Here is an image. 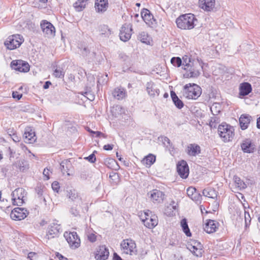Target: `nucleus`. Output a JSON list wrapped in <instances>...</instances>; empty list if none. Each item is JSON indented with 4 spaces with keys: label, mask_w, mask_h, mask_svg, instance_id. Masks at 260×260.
Returning a JSON list of instances; mask_svg holds the SVG:
<instances>
[{
    "label": "nucleus",
    "mask_w": 260,
    "mask_h": 260,
    "mask_svg": "<svg viewBox=\"0 0 260 260\" xmlns=\"http://www.w3.org/2000/svg\"><path fill=\"white\" fill-rule=\"evenodd\" d=\"M182 68L184 71L183 74L184 78H196L200 74L202 62L199 59H193L190 56L184 55Z\"/></svg>",
    "instance_id": "nucleus-1"
},
{
    "label": "nucleus",
    "mask_w": 260,
    "mask_h": 260,
    "mask_svg": "<svg viewBox=\"0 0 260 260\" xmlns=\"http://www.w3.org/2000/svg\"><path fill=\"white\" fill-rule=\"evenodd\" d=\"M217 132L221 140L225 143L232 141L235 135L234 126L224 122L218 125Z\"/></svg>",
    "instance_id": "nucleus-2"
},
{
    "label": "nucleus",
    "mask_w": 260,
    "mask_h": 260,
    "mask_svg": "<svg viewBox=\"0 0 260 260\" xmlns=\"http://www.w3.org/2000/svg\"><path fill=\"white\" fill-rule=\"evenodd\" d=\"M197 19L193 14L188 13L180 15L176 20L178 28L181 29H191L195 26Z\"/></svg>",
    "instance_id": "nucleus-3"
},
{
    "label": "nucleus",
    "mask_w": 260,
    "mask_h": 260,
    "mask_svg": "<svg viewBox=\"0 0 260 260\" xmlns=\"http://www.w3.org/2000/svg\"><path fill=\"white\" fill-rule=\"evenodd\" d=\"M139 217L143 224L148 229H152L158 224L157 216L149 210L141 212Z\"/></svg>",
    "instance_id": "nucleus-4"
},
{
    "label": "nucleus",
    "mask_w": 260,
    "mask_h": 260,
    "mask_svg": "<svg viewBox=\"0 0 260 260\" xmlns=\"http://www.w3.org/2000/svg\"><path fill=\"white\" fill-rule=\"evenodd\" d=\"M120 248L122 254L132 256L137 254L136 243L130 238L123 240L120 243Z\"/></svg>",
    "instance_id": "nucleus-5"
},
{
    "label": "nucleus",
    "mask_w": 260,
    "mask_h": 260,
    "mask_svg": "<svg viewBox=\"0 0 260 260\" xmlns=\"http://www.w3.org/2000/svg\"><path fill=\"white\" fill-rule=\"evenodd\" d=\"M201 93V88L196 84L188 83L183 87V95L188 99L196 100Z\"/></svg>",
    "instance_id": "nucleus-6"
},
{
    "label": "nucleus",
    "mask_w": 260,
    "mask_h": 260,
    "mask_svg": "<svg viewBox=\"0 0 260 260\" xmlns=\"http://www.w3.org/2000/svg\"><path fill=\"white\" fill-rule=\"evenodd\" d=\"M24 41V39L22 35L14 34L7 38L4 42V45L8 50H15L19 48Z\"/></svg>",
    "instance_id": "nucleus-7"
},
{
    "label": "nucleus",
    "mask_w": 260,
    "mask_h": 260,
    "mask_svg": "<svg viewBox=\"0 0 260 260\" xmlns=\"http://www.w3.org/2000/svg\"><path fill=\"white\" fill-rule=\"evenodd\" d=\"M64 237L72 249L78 248L81 244V240L76 232H66Z\"/></svg>",
    "instance_id": "nucleus-8"
},
{
    "label": "nucleus",
    "mask_w": 260,
    "mask_h": 260,
    "mask_svg": "<svg viewBox=\"0 0 260 260\" xmlns=\"http://www.w3.org/2000/svg\"><path fill=\"white\" fill-rule=\"evenodd\" d=\"M27 192L23 188H18L12 192V201L14 205L21 206L24 202Z\"/></svg>",
    "instance_id": "nucleus-9"
},
{
    "label": "nucleus",
    "mask_w": 260,
    "mask_h": 260,
    "mask_svg": "<svg viewBox=\"0 0 260 260\" xmlns=\"http://www.w3.org/2000/svg\"><path fill=\"white\" fill-rule=\"evenodd\" d=\"M187 249L197 257H201L204 252L203 245L196 240H191L187 244Z\"/></svg>",
    "instance_id": "nucleus-10"
},
{
    "label": "nucleus",
    "mask_w": 260,
    "mask_h": 260,
    "mask_svg": "<svg viewBox=\"0 0 260 260\" xmlns=\"http://www.w3.org/2000/svg\"><path fill=\"white\" fill-rule=\"evenodd\" d=\"M61 226L58 221H54L51 223L48 228L46 236L48 239H51L57 237L61 232Z\"/></svg>",
    "instance_id": "nucleus-11"
},
{
    "label": "nucleus",
    "mask_w": 260,
    "mask_h": 260,
    "mask_svg": "<svg viewBox=\"0 0 260 260\" xmlns=\"http://www.w3.org/2000/svg\"><path fill=\"white\" fill-rule=\"evenodd\" d=\"M28 211L24 208L17 207L11 211L10 217L14 220H21L25 218L28 215Z\"/></svg>",
    "instance_id": "nucleus-12"
},
{
    "label": "nucleus",
    "mask_w": 260,
    "mask_h": 260,
    "mask_svg": "<svg viewBox=\"0 0 260 260\" xmlns=\"http://www.w3.org/2000/svg\"><path fill=\"white\" fill-rule=\"evenodd\" d=\"M11 66L12 69L20 72L26 73L30 69V66L27 62L19 59L13 60Z\"/></svg>",
    "instance_id": "nucleus-13"
},
{
    "label": "nucleus",
    "mask_w": 260,
    "mask_h": 260,
    "mask_svg": "<svg viewBox=\"0 0 260 260\" xmlns=\"http://www.w3.org/2000/svg\"><path fill=\"white\" fill-rule=\"evenodd\" d=\"M219 226V222L212 219H206L203 224L204 231L208 234H212L216 232Z\"/></svg>",
    "instance_id": "nucleus-14"
},
{
    "label": "nucleus",
    "mask_w": 260,
    "mask_h": 260,
    "mask_svg": "<svg viewBox=\"0 0 260 260\" xmlns=\"http://www.w3.org/2000/svg\"><path fill=\"white\" fill-rule=\"evenodd\" d=\"M41 27L44 34L47 37H53L55 34V28L50 22L43 20L41 21Z\"/></svg>",
    "instance_id": "nucleus-15"
},
{
    "label": "nucleus",
    "mask_w": 260,
    "mask_h": 260,
    "mask_svg": "<svg viewBox=\"0 0 260 260\" xmlns=\"http://www.w3.org/2000/svg\"><path fill=\"white\" fill-rule=\"evenodd\" d=\"M142 18L146 24L153 27L156 24V20L154 19L153 16L150 11L146 9H143L141 12Z\"/></svg>",
    "instance_id": "nucleus-16"
},
{
    "label": "nucleus",
    "mask_w": 260,
    "mask_h": 260,
    "mask_svg": "<svg viewBox=\"0 0 260 260\" xmlns=\"http://www.w3.org/2000/svg\"><path fill=\"white\" fill-rule=\"evenodd\" d=\"M150 200L154 203H159L162 202L165 198L164 193L158 189H154L148 193Z\"/></svg>",
    "instance_id": "nucleus-17"
},
{
    "label": "nucleus",
    "mask_w": 260,
    "mask_h": 260,
    "mask_svg": "<svg viewBox=\"0 0 260 260\" xmlns=\"http://www.w3.org/2000/svg\"><path fill=\"white\" fill-rule=\"evenodd\" d=\"M132 32V25L124 24L121 28L119 37L120 40L126 42L130 39Z\"/></svg>",
    "instance_id": "nucleus-18"
},
{
    "label": "nucleus",
    "mask_w": 260,
    "mask_h": 260,
    "mask_svg": "<svg viewBox=\"0 0 260 260\" xmlns=\"http://www.w3.org/2000/svg\"><path fill=\"white\" fill-rule=\"evenodd\" d=\"M109 256V251L105 245L99 246L94 253V257L96 260H106Z\"/></svg>",
    "instance_id": "nucleus-19"
},
{
    "label": "nucleus",
    "mask_w": 260,
    "mask_h": 260,
    "mask_svg": "<svg viewBox=\"0 0 260 260\" xmlns=\"http://www.w3.org/2000/svg\"><path fill=\"white\" fill-rule=\"evenodd\" d=\"M177 172L183 179H186L189 175V168L187 162L182 160L179 161L177 166Z\"/></svg>",
    "instance_id": "nucleus-20"
},
{
    "label": "nucleus",
    "mask_w": 260,
    "mask_h": 260,
    "mask_svg": "<svg viewBox=\"0 0 260 260\" xmlns=\"http://www.w3.org/2000/svg\"><path fill=\"white\" fill-rule=\"evenodd\" d=\"M215 0H199V7L204 11L211 12L215 8Z\"/></svg>",
    "instance_id": "nucleus-21"
},
{
    "label": "nucleus",
    "mask_w": 260,
    "mask_h": 260,
    "mask_svg": "<svg viewBox=\"0 0 260 260\" xmlns=\"http://www.w3.org/2000/svg\"><path fill=\"white\" fill-rule=\"evenodd\" d=\"M23 137L26 143H33L37 140V137L32 127L27 126L25 128Z\"/></svg>",
    "instance_id": "nucleus-22"
},
{
    "label": "nucleus",
    "mask_w": 260,
    "mask_h": 260,
    "mask_svg": "<svg viewBox=\"0 0 260 260\" xmlns=\"http://www.w3.org/2000/svg\"><path fill=\"white\" fill-rule=\"evenodd\" d=\"M241 147L243 151L245 153H252L255 150V144L249 139H246L243 141L241 144Z\"/></svg>",
    "instance_id": "nucleus-23"
},
{
    "label": "nucleus",
    "mask_w": 260,
    "mask_h": 260,
    "mask_svg": "<svg viewBox=\"0 0 260 260\" xmlns=\"http://www.w3.org/2000/svg\"><path fill=\"white\" fill-rule=\"evenodd\" d=\"M252 91V86L248 82L241 83L239 87V95L240 98L248 95Z\"/></svg>",
    "instance_id": "nucleus-24"
},
{
    "label": "nucleus",
    "mask_w": 260,
    "mask_h": 260,
    "mask_svg": "<svg viewBox=\"0 0 260 260\" xmlns=\"http://www.w3.org/2000/svg\"><path fill=\"white\" fill-rule=\"evenodd\" d=\"M186 152L189 156H196L201 153V147L196 143L189 144L186 147Z\"/></svg>",
    "instance_id": "nucleus-25"
},
{
    "label": "nucleus",
    "mask_w": 260,
    "mask_h": 260,
    "mask_svg": "<svg viewBox=\"0 0 260 260\" xmlns=\"http://www.w3.org/2000/svg\"><path fill=\"white\" fill-rule=\"evenodd\" d=\"M113 96L117 100H122L127 95L126 89L122 87H117L114 89L112 92Z\"/></svg>",
    "instance_id": "nucleus-26"
},
{
    "label": "nucleus",
    "mask_w": 260,
    "mask_h": 260,
    "mask_svg": "<svg viewBox=\"0 0 260 260\" xmlns=\"http://www.w3.org/2000/svg\"><path fill=\"white\" fill-rule=\"evenodd\" d=\"M251 120V117L248 114H244L239 118V123L242 129L244 130L248 128Z\"/></svg>",
    "instance_id": "nucleus-27"
},
{
    "label": "nucleus",
    "mask_w": 260,
    "mask_h": 260,
    "mask_svg": "<svg viewBox=\"0 0 260 260\" xmlns=\"http://www.w3.org/2000/svg\"><path fill=\"white\" fill-rule=\"evenodd\" d=\"M95 9L98 12H104L108 7V0H95Z\"/></svg>",
    "instance_id": "nucleus-28"
},
{
    "label": "nucleus",
    "mask_w": 260,
    "mask_h": 260,
    "mask_svg": "<svg viewBox=\"0 0 260 260\" xmlns=\"http://www.w3.org/2000/svg\"><path fill=\"white\" fill-rule=\"evenodd\" d=\"M156 160V156L153 154L149 153L141 161L142 163L146 167H150Z\"/></svg>",
    "instance_id": "nucleus-29"
},
{
    "label": "nucleus",
    "mask_w": 260,
    "mask_h": 260,
    "mask_svg": "<svg viewBox=\"0 0 260 260\" xmlns=\"http://www.w3.org/2000/svg\"><path fill=\"white\" fill-rule=\"evenodd\" d=\"M147 91L150 96L158 95L159 90L157 89L155 84L152 82L148 83L147 84Z\"/></svg>",
    "instance_id": "nucleus-30"
},
{
    "label": "nucleus",
    "mask_w": 260,
    "mask_h": 260,
    "mask_svg": "<svg viewBox=\"0 0 260 260\" xmlns=\"http://www.w3.org/2000/svg\"><path fill=\"white\" fill-rule=\"evenodd\" d=\"M187 196L192 200L197 201L200 198V194L197 191L196 189L193 187H189L187 189Z\"/></svg>",
    "instance_id": "nucleus-31"
},
{
    "label": "nucleus",
    "mask_w": 260,
    "mask_h": 260,
    "mask_svg": "<svg viewBox=\"0 0 260 260\" xmlns=\"http://www.w3.org/2000/svg\"><path fill=\"white\" fill-rule=\"evenodd\" d=\"M89 0H78L73 5L75 10L77 12L83 11L86 6L87 2Z\"/></svg>",
    "instance_id": "nucleus-32"
},
{
    "label": "nucleus",
    "mask_w": 260,
    "mask_h": 260,
    "mask_svg": "<svg viewBox=\"0 0 260 260\" xmlns=\"http://www.w3.org/2000/svg\"><path fill=\"white\" fill-rule=\"evenodd\" d=\"M139 38L140 41L147 45H152V40L151 38L145 32H141L139 36Z\"/></svg>",
    "instance_id": "nucleus-33"
},
{
    "label": "nucleus",
    "mask_w": 260,
    "mask_h": 260,
    "mask_svg": "<svg viewBox=\"0 0 260 260\" xmlns=\"http://www.w3.org/2000/svg\"><path fill=\"white\" fill-rule=\"evenodd\" d=\"M203 193L205 196L212 199H214L217 196V192L214 188L211 187L204 189Z\"/></svg>",
    "instance_id": "nucleus-34"
},
{
    "label": "nucleus",
    "mask_w": 260,
    "mask_h": 260,
    "mask_svg": "<svg viewBox=\"0 0 260 260\" xmlns=\"http://www.w3.org/2000/svg\"><path fill=\"white\" fill-rule=\"evenodd\" d=\"M234 181L236 187L239 189L241 190L246 188L247 185L243 180L239 177L235 176L234 177Z\"/></svg>",
    "instance_id": "nucleus-35"
},
{
    "label": "nucleus",
    "mask_w": 260,
    "mask_h": 260,
    "mask_svg": "<svg viewBox=\"0 0 260 260\" xmlns=\"http://www.w3.org/2000/svg\"><path fill=\"white\" fill-rule=\"evenodd\" d=\"M171 96L175 106L179 109H181L184 106L183 102L180 100L174 91L171 92Z\"/></svg>",
    "instance_id": "nucleus-36"
},
{
    "label": "nucleus",
    "mask_w": 260,
    "mask_h": 260,
    "mask_svg": "<svg viewBox=\"0 0 260 260\" xmlns=\"http://www.w3.org/2000/svg\"><path fill=\"white\" fill-rule=\"evenodd\" d=\"M181 225L185 235L188 237H190L191 236V233L190 232L186 219L184 218L181 220Z\"/></svg>",
    "instance_id": "nucleus-37"
},
{
    "label": "nucleus",
    "mask_w": 260,
    "mask_h": 260,
    "mask_svg": "<svg viewBox=\"0 0 260 260\" xmlns=\"http://www.w3.org/2000/svg\"><path fill=\"white\" fill-rule=\"evenodd\" d=\"M171 62L174 66L180 67L182 66L183 58L181 59L179 57H173L171 59Z\"/></svg>",
    "instance_id": "nucleus-38"
},
{
    "label": "nucleus",
    "mask_w": 260,
    "mask_h": 260,
    "mask_svg": "<svg viewBox=\"0 0 260 260\" xmlns=\"http://www.w3.org/2000/svg\"><path fill=\"white\" fill-rule=\"evenodd\" d=\"M53 75L58 78H61L64 77V73L61 69H56L53 73Z\"/></svg>",
    "instance_id": "nucleus-39"
},
{
    "label": "nucleus",
    "mask_w": 260,
    "mask_h": 260,
    "mask_svg": "<svg viewBox=\"0 0 260 260\" xmlns=\"http://www.w3.org/2000/svg\"><path fill=\"white\" fill-rule=\"evenodd\" d=\"M111 181L114 184H117L119 181L118 175L117 173H113L110 175Z\"/></svg>",
    "instance_id": "nucleus-40"
},
{
    "label": "nucleus",
    "mask_w": 260,
    "mask_h": 260,
    "mask_svg": "<svg viewBox=\"0 0 260 260\" xmlns=\"http://www.w3.org/2000/svg\"><path fill=\"white\" fill-rule=\"evenodd\" d=\"M101 34L102 35H105L106 36H109L111 34V30L108 28V27L106 25H104L101 27L100 30Z\"/></svg>",
    "instance_id": "nucleus-41"
},
{
    "label": "nucleus",
    "mask_w": 260,
    "mask_h": 260,
    "mask_svg": "<svg viewBox=\"0 0 260 260\" xmlns=\"http://www.w3.org/2000/svg\"><path fill=\"white\" fill-rule=\"evenodd\" d=\"M67 196L69 198L71 199L73 201L75 200L78 196L77 193L75 192V190H70L68 191Z\"/></svg>",
    "instance_id": "nucleus-42"
},
{
    "label": "nucleus",
    "mask_w": 260,
    "mask_h": 260,
    "mask_svg": "<svg viewBox=\"0 0 260 260\" xmlns=\"http://www.w3.org/2000/svg\"><path fill=\"white\" fill-rule=\"evenodd\" d=\"M106 162L107 163L108 167L111 169H112L113 167H114L115 165H117L116 161L114 159L112 158L108 159Z\"/></svg>",
    "instance_id": "nucleus-43"
},
{
    "label": "nucleus",
    "mask_w": 260,
    "mask_h": 260,
    "mask_svg": "<svg viewBox=\"0 0 260 260\" xmlns=\"http://www.w3.org/2000/svg\"><path fill=\"white\" fill-rule=\"evenodd\" d=\"M87 238L90 242L93 243L96 241L97 237L94 233H89L87 235Z\"/></svg>",
    "instance_id": "nucleus-44"
},
{
    "label": "nucleus",
    "mask_w": 260,
    "mask_h": 260,
    "mask_svg": "<svg viewBox=\"0 0 260 260\" xmlns=\"http://www.w3.org/2000/svg\"><path fill=\"white\" fill-rule=\"evenodd\" d=\"M22 96V93H20L18 91H15L12 92V97L14 99L19 100Z\"/></svg>",
    "instance_id": "nucleus-45"
},
{
    "label": "nucleus",
    "mask_w": 260,
    "mask_h": 260,
    "mask_svg": "<svg viewBox=\"0 0 260 260\" xmlns=\"http://www.w3.org/2000/svg\"><path fill=\"white\" fill-rule=\"evenodd\" d=\"M52 189L58 192L60 189V186H59V183L57 182V181H54L52 183Z\"/></svg>",
    "instance_id": "nucleus-46"
},
{
    "label": "nucleus",
    "mask_w": 260,
    "mask_h": 260,
    "mask_svg": "<svg viewBox=\"0 0 260 260\" xmlns=\"http://www.w3.org/2000/svg\"><path fill=\"white\" fill-rule=\"evenodd\" d=\"M51 173V171L48 168H45L43 171V175L46 178V180H48L50 178V175Z\"/></svg>",
    "instance_id": "nucleus-47"
},
{
    "label": "nucleus",
    "mask_w": 260,
    "mask_h": 260,
    "mask_svg": "<svg viewBox=\"0 0 260 260\" xmlns=\"http://www.w3.org/2000/svg\"><path fill=\"white\" fill-rule=\"evenodd\" d=\"M85 159L88 160L90 162H94L96 160V157L94 153H92L89 155L88 157H86Z\"/></svg>",
    "instance_id": "nucleus-48"
},
{
    "label": "nucleus",
    "mask_w": 260,
    "mask_h": 260,
    "mask_svg": "<svg viewBox=\"0 0 260 260\" xmlns=\"http://www.w3.org/2000/svg\"><path fill=\"white\" fill-rule=\"evenodd\" d=\"M93 134H95L96 135V137H102L104 138H107V136L106 134L102 133V132L99 131H94Z\"/></svg>",
    "instance_id": "nucleus-49"
},
{
    "label": "nucleus",
    "mask_w": 260,
    "mask_h": 260,
    "mask_svg": "<svg viewBox=\"0 0 260 260\" xmlns=\"http://www.w3.org/2000/svg\"><path fill=\"white\" fill-rule=\"evenodd\" d=\"M11 137L13 141L16 142H19L20 140V137L17 136L16 132H14Z\"/></svg>",
    "instance_id": "nucleus-50"
},
{
    "label": "nucleus",
    "mask_w": 260,
    "mask_h": 260,
    "mask_svg": "<svg viewBox=\"0 0 260 260\" xmlns=\"http://www.w3.org/2000/svg\"><path fill=\"white\" fill-rule=\"evenodd\" d=\"M36 257V253L35 252H29L28 254L27 258L30 260H34Z\"/></svg>",
    "instance_id": "nucleus-51"
},
{
    "label": "nucleus",
    "mask_w": 260,
    "mask_h": 260,
    "mask_svg": "<svg viewBox=\"0 0 260 260\" xmlns=\"http://www.w3.org/2000/svg\"><path fill=\"white\" fill-rule=\"evenodd\" d=\"M114 145L112 144H106L103 147V148L105 150H111L113 149Z\"/></svg>",
    "instance_id": "nucleus-52"
},
{
    "label": "nucleus",
    "mask_w": 260,
    "mask_h": 260,
    "mask_svg": "<svg viewBox=\"0 0 260 260\" xmlns=\"http://www.w3.org/2000/svg\"><path fill=\"white\" fill-rule=\"evenodd\" d=\"M56 256L59 259V260H68V259L63 256L62 254L59 253V252L56 253Z\"/></svg>",
    "instance_id": "nucleus-53"
},
{
    "label": "nucleus",
    "mask_w": 260,
    "mask_h": 260,
    "mask_svg": "<svg viewBox=\"0 0 260 260\" xmlns=\"http://www.w3.org/2000/svg\"><path fill=\"white\" fill-rule=\"evenodd\" d=\"M200 209L202 214L204 216L206 215L209 212L207 211L203 206H200Z\"/></svg>",
    "instance_id": "nucleus-54"
},
{
    "label": "nucleus",
    "mask_w": 260,
    "mask_h": 260,
    "mask_svg": "<svg viewBox=\"0 0 260 260\" xmlns=\"http://www.w3.org/2000/svg\"><path fill=\"white\" fill-rule=\"evenodd\" d=\"M51 84V82L49 81H46L45 83V84L43 86V88L44 89H47L49 88V86Z\"/></svg>",
    "instance_id": "nucleus-55"
},
{
    "label": "nucleus",
    "mask_w": 260,
    "mask_h": 260,
    "mask_svg": "<svg viewBox=\"0 0 260 260\" xmlns=\"http://www.w3.org/2000/svg\"><path fill=\"white\" fill-rule=\"evenodd\" d=\"M114 260H122L121 258L116 253L114 254Z\"/></svg>",
    "instance_id": "nucleus-56"
},
{
    "label": "nucleus",
    "mask_w": 260,
    "mask_h": 260,
    "mask_svg": "<svg viewBox=\"0 0 260 260\" xmlns=\"http://www.w3.org/2000/svg\"><path fill=\"white\" fill-rule=\"evenodd\" d=\"M14 132H16V131H15L14 130V129H13V128H12V129H10H10H9L8 130V133L9 134V135L10 136H12L13 133Z\"/></svg>",
    "instance_id": "nucleus-57"
},
{
    "label": "nucleus",
    "mask_w": 260,
    "mask_h": 260,
    "mask_svg": "<svg viewBox=\"0 0 260 260\" xmlns=\"http://www.w3.org/2000/svg\"><path fill=\"white\" fill-rule=\"evenodd\" d=\"M256 126L258 129H260V117L257 119Z\"/></svg>",
    "instance_id": "nucleus-58"
},
{
    "label": "nucleus",
    "mask_w": 260,
    "mask_h": 260,
    "mask_svg": "<svg viewBox=\"0 0 260 260\" xmlns=\"http://www.w3.org/2000/svg\"><path fill=\"white\" fill-rule=\"evenodd\" d=\"M164 143L167 142L169 144H170V140L167 137L164 138Z\"/></svg>",
    "instance_id": "nucleus-59"
},
{
    "label": "nucleus",
    "mask_w": 260,
    "mask_h": 260,
    "mask_svg": "<svg viewBox=\"0 0 260 260\" xmlns=\"http://www.w3.org/2000/svg\"><path fill=\"white\" fill-rule=\"evenodd\" d=\"M86 130L89 132L91 134H93V131H92L91 129H90L89 127H86Z\"/></svg>",
    "instance_id": "nucleus-60"
},
{
    "label": "nucleus",
    "mask_w": 260,
    "mask_h": 260,
    "mask_svg": "<svg viewBox=\"0 0 260 260\" xmlns=\"http://www.w3.org/2000/svg\"><path fill=\"white\" fill-rule=\"evenodd\" d=\"M41 3L46 4L48 2V0H40Z\"/></svg>",
    "instance_id": "nucleus-61"
},
{
    "label": "nucleus",
    "mask_w": 260,
    "mask_h": 260,
    "mask_svg": "<svg viewBox=\"0 0 260 260\" xmlns=\"http://www.w3.org/2000/svg\"><path fill=\"white\" fill-rule=\"evenodd\" d=\"M136 5L137 6V7H140V3H137L136 4Z\"/></svg>",
    "instance_id": "nucleus-62"
},
{
    "label": "nucleus",
    "mask_w": 260,
    "mask_h": 260,
    "mask_svg": "<svg viewBox=\"0 0 260 260\" xmlns=\"http://www.w3.org/2000/svg\"><path fill=\"white\" fill-rule=\"evenodd\" d=\"M84 50L85 51H87V52H88V51H88V50L86 48H84Z\"/></svg>",
    "instance_id": "nucleus-63"
},
{
    "label": "nucleus",
    "mask_w": 260,
    "mask_h": 260,
    "mask_svg": "<svg viewBox=\"0 0 260 260\" xmlns=\"http://www.w3.org/2000/svg\"><path fill=\"white\" fill-rule=\"evenodd\" d=\"M22 145L23 146V147L25 149H27V147L24 145L23 144H22Z\"/></svg>",
    "instance_id": "nucleus-64"
}]
</instances>
